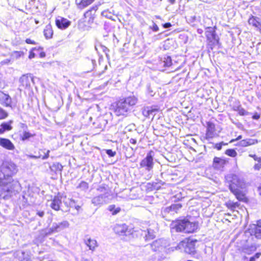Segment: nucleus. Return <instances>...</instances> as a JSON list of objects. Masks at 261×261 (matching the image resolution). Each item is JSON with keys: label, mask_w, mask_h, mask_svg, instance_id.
<instances>
[{"label": "nucleus", "mask_w": 261, "mask_h": 261, "mask_svg": "<svg viewBox=\"0 0 261 261\" xmlns=\"http://www.w3.org/2000/svg\"><path fill=\"white\" fill-rule=\"evenodd\" d=\"M17 172V167L13 163H4L0 170V186H5L10 183L12 181V176Z\"/></svg>", "instance_id": "nucleus-1"}, {"label": "nucleus", "mask_w": 261, "mask_h": 261, "mask_svg": "<svg viewBox=\"0 0 261 261\" xmlns=\"http://www.w3.org/2000/svg\"><path fill=\"white\" fill-rule=\"evenodd\" d=\"M171 228L176 232L193 233L198 228V223L191 222L187 219L177 220L172 222Z\"/></svg>", "instance_id": "nucleus-2"}, {"label": "nucleus", "mask_w": 261, "mask_h": 261, "mask_svg": "<svg viewBox=\"0 0 261 261\" xmlns=\"http://www.w3.org/2000/svg\"><path fill=\"white\" fill-rule=\"evenodd\" d=\"M138 99L135 96H129L121 99L116 104L115 112L117 116H126L130 108L136 104Z\"/></svg>", "instance_id": "nucleus-3"}, {"label": "nucleus", "mask_w": 261, "mask_h": 261, "mask_svg": "<svg viewBox=\"0 0 261 261\" xmlns=\"http://www.w3.org/2000/svg\"><path fill=\"white\" fill-rule=\"evenodd\" d=\"M66 198V196L63 195L58 194L57 196H55L54 198L50 201L49 206L55 211H59L60 210V204L63 200L64 204L67 206H73L75 203V201L73 199H69V203L67 201H65L64 200Z\"/></svg>", "instance_id": "nucleus-4"}, {"label": "nucleus", "mask_w": 261, "mask_h": 261, "mask_svg": "<svg viewBox=\"0 0 261 261\" xmlns=\"http://www.w3.org/2000/svg\"><path fill=\"white\" fill-rule=\"evenodd\" d=\"M168 246V242L166 240L159 239L153 241L149 245L146 246V247L151 248L153 251L167 252V247Z\"/></svg>", "instance_id": "nucleus-5"}, {"label": "nucleus", "mask_w": 261, "mask_h": 261, "mask_svg": "<svg viewBox=\"0 0 261 261\" xmlns=\"http://www.w3.org/2000/svg\"><path fill=\"white\" fill-rule=\"evenodd\" d=\"M226 180L230 182L229 189L230 186H232L233 188H243L245 186L244 181L243 179L240 178L239 176L236 174H230L226 176Z\"/></svg>", "instance_id": "nucleus-6"}, {"label": "nucleus", "mask_w": 261, "mask_h": 261, "mask_svg": "<svg viewBox=\"0 0 261 261\" xmlns=\"http://www.w3.org/2000/svg\"><path fill=\"white\" fill-rule=\"evenodd\" d=\"M153 152L150 151L147 154L146 156L141 161L140 163V167L144 168L148 171L152 170L154 165L153 161Z\"/></svg>", "instance_id": "nucleus-7"}, {"label": "nucleus", "mask_w": 261, "mask_h": 261, "mask_svg": "<svg viewBox=\"0 0 261 261\" xmlns=\"http://www.w3.org/2000/svg\"><path fill=\"white\" fill-rule=\"evenodd\" d=\"M182 205L180 203L172 204L171 206L166 207L162 211V214L164 217H168L169 216H173L177 213V211L181 208Z\"/></svg>", "instance_id": "nucleus-8"}, {"label": "nucleus", "mask_w": 261, "mask_h": 261, "mask_svg": "<svg viewBox=\"0 0 261 261\" xmlns=\"http://www.w3.org/2000/svg\"><path fill=\"white\" fill-rule=\"evenodd\" d=\"M33 82V79L28 74L22 75L19 79V87L21 90L22 88L29 89L31 87V82Z\"/></svg>", "instance_id": "nucleus-9"}, {"label": "nucleus", "mask_w": 261, "mask_h": 261, "mask_svg": "<svg viewBox=\"0 0 261 261\" xmlns=\"http://www.w3.org/2000/svg\"><path fill=\"white\" fill-rule=\"evenodd\" d=\"M218 136L216 133L215 124L211 122L207 123L206 133L205 138L207 140L212 139Z\"/></svg>", "instance_id": "nucleus-10"}, {"label": "nucleus", "mask_w": 261, "mask_h": 261, "mask_svg": "<svg viewBox=\"0 0 261 261\" xmlns=\"http://www.w3.org/2000/svg\"><path fill=\"white\" fill-rule=\"evenodd\" d=\"M185 248V251L188 253H191L195 251V248L194 247L192 243H188L186 241H181L176 247V249L181 250Z\"/></svg>", "instance_id": "nucleus-11"}, {"label": "nucleus", "mask_w": 261, "mask_h": 261, "mask_svg": "<svg viewBox=\"0 0 261 261\" xmlns=\"http://www.w3.org/2000/svg\"><path fill=\"white\" fill-rule=\"evenodd\" d=\"M205 35L208 40L212 44H214L218 42V38L215 34V31L212 27L206 28Z\"/></svg>", "instance_id": "nucleus-12"}, {"label": "nucleus", "mask_w": 261, "mask_h": 261, "mask_svg": "<svg viewBox=\"0 0 261 261\" xmlns=\"http://www.w3.org/2000/svg\"><path fill=\"white\" fill-rule=\"evenodd\" d=\"M84 243L92 252L94 251L98 246L97 241L91 238L86 237L84 240Z\"/></svg>", "instance_id": "nucleus-13"}, {"label": "nucleus", "mask_w": 261, "mask_h": 261, "mask_svg": "<svg viewBox=\"0 0 261 261\" xmlns=\"http://www.w3.org/2000/svg\"><path fill=\"white\" fill-rule=\"evenodd\" d=\"M0 103L5 107H11L12 99L10 96L0 91Z\"/></svg>", "instance_id": "nucleus-14"}, {"label": "nucleus", "mask_w": 261, "mask_h": 261, "mask_svg": "<svg viewBox=\"0 0 261 261\" xmlns=\"http://www.w3.org/2000/svg\"><path fill=\"white\" fill-rule=\"evenodd\" d=\"M108 197V195H100L95 197H94L91 200V202L95 206H100L106 203V198Z\"/></svg>", "instance_id": "nucleus-15"}, {"label": "nucleus", "mask_w": 261, "mask_h": 261, "mask_svg": "<svg viewBox=\"0 0 261 261\" xmlns=\"http://www.w3.org/2000/svg\"><path fill=\"white\" fill-rule=\"evenodd\" d=\"M0 146L9 150H13L15 149V146L12 142L6 138H0Z\"/></svg>", "instance_id": "nucleus-16"}, {"label": "nucleus", "mask_w": 261, "mask_h": 261, "mask_svg": "<svg viewBox=\"0 0 261 261\" xmlns=\"http://www.w3.org/2000/svg\"><path fill=\"white\" fill-rule=\"evenodd\" d=\"M57 26L61 29H65L70 24V21L63 17H59L56 20Z\"/></svg>", "instance_id": "nucleus-17"}, {"label": "nucleus", "mask_w": 261, "mask_h": 261, "mask_svg": "<svg viewBox=\"0 0 261 261\" xmlns=\"http://www.w3.org/2000/svg\"><path fill=\"white\" fill-rule=\"evenodd\" d=\"M53 228L56 232H58L61 230L67 228L69 226V224L68 221H64L59 223H54L53 224Z\"/></svg>", "instance_id": "nucleus-18"}, {"label": "nucleus", "mask_w": 261, "mask_h": 261, "mask_svg": "<svg viewBox=\"0 0 261 261\" xmlns=\"http://www.w3.org/2000/svg\"><path fill=\"white\" fill-rule=\"evenodd\" d=\"M127 229V226L125 224H117L114 228V231L119 235H122L124 234Z\"/></svg>", "instance_id": "nucleus-19"}, {"label": "nucleus", "mask_w": 261, "mask_h": 261, "mask_svg": "<svg viewBox=\"0 0 261 261\" xmlns=\"http://www.w3.org/2000/svg\"><path fill=\"white\" fill-rule=\"evenodd\" d=\"M231 192L236 196L239 200H243L245 198L244 194L237 188H233L232 186H230Z\"/></svg>", "instance_id": "nucleus-20"}, {"label": "nucleus", "mask_w": 261, "mask_h": 261, "mask_svg": "<svg viewBox=\"0 0 261 261\" xmlns=\"http://www.w3.org/2000/svg\"><path fill=\"white\" fill-rule=\"evenodd\" d=\"M226 163L225 160L215 157L213 161V166L216 169H220L222 168Z\"/></svg>", "instance_id": "nucleus-21"}, {"label": "nucleus", "mask_w": 261, "mask_h": 261, "mask_svg": "<svg viewBox=\"0 0 261 261\" xmlns=\"http://www.w3.org/2000/svg\"><path fill=\"white\" fill-rule=\"evenodd\" d=\"M94 0H81L79 2L78 0H76V3L77 5V7L79 9H82L88 6L89 5L92 4Z\"/></svg>", "instance_id": "nucleus-22"}, {"label": "nucleus", "mask_w": 261, "mask_h": 261, "mask_svg": "<svg viewBox=\"0 0 261 261\" xmlns=\"http://www.w3.org/2000/svg\"><path fill=\"white\" fill-rule=\"evenodd\" d=\"M157 111L158 110L156 109L147 107L143 109L142 114L145 117H149L150 116H154L155 115V112Z\"/></svg>", "instance_id": "nucleus-23"}, {"label": "nucleus", "mask_w": 261, "mask_h": 261, "mask_svg": "<svg viewBox=\"0 0 261 261\" xmlns=\"http://www.w3.org/2000/svg\"><path fill=\"white\" fill-rule=\"evenodd\" d=\"M12 121L8 123H3L0 125V134L4 133L6 131H9L12 129V127L11 125Z\"/></svg>", "instance_id": "nucleus-24"}, {"label": "nucleus", "mask_w": 261, "mask_h": 261, "mask_svg": "<svg viewBox=\"0 0 261 261\" xmlns=\"http://www.w3.org/2000/svg\"><path fill=\"white\" fill-rule=\"evenodd\" d=\"M53 35V31L50 24H48L46 25L44 30V35L46 39H50Z\"/></svg>", "instance_id": "nucleus-25"}, {"label": "nucleus", "mask_w": 261, "mask_h": 261, "mask_svg": "<svg viewBox=\"0 0 261 261\" xmlns=\"http://www.w3.org/2000/svg\"><path fill=\"white\" fill-rule=\"evenodd\" d=\"M50 169L51 171L54 172L56 173H58L62 171L63 169L62 165L59 163H55L50 166Z\"/></svg>", "instance_id": "nucleus-26"}, {"label": "nucleus", "mask_w": 261, "mask_h": 261, "mask_svg": "<svg viewBox=\"0 0 261 261\" xmlns=\"http://www.w3.org/2000/svg\"><path fill=\"white\" fill-rule=\"evenodd\" d=\"M54 232H56L55 230L53 228V225L48 229H45L42 230L40 232L41 237L44 238L48 235H50Z\"/></svg>", "instance_id": "nucleus-27"}, {"label": "nucleus", "mask_w": 261, "mask_h": 261, "mask_svg": "<svg viewBox=\"0 0 261 261\" xmlns=\"http://www.w3.org/2000/svg\"><path fill=\"white\" fill-rule=\"evenodd\" d=\"M254 235L257 239H261V221L258 222L254 228Z\"/></svg>", "instance_id": "nucleus-28"}, {"label": "nucleus", "mask_w": 261, "mask_h": 261, "mask_svg": "<svg viewBox=\"0 0 261 261\" xmlns=\"http://www.w3.org/2000/svg\"><path fill=\"white\" fill-rule=\"evenodd\" d=\"M248 23L255 28H259L261 26L260 22L257 20L256 18L252 16L248 20Z\"/></svg>", "instance_id": "nucleus-29"}, {"label": "nucleus", "mask_w": 261, "mask_h": 261, "mask_svg": "<svg viewBox=\"0 0 261 261\" xmlns=\"http://www.w3.org/2000/svg\"><path fill=\"white\" fill-rule=\"evenodd\" d=\"M226 205L228 208L234 210L239 206V203L238 202H234L232 201L229 200L226 202Z\"/></svg>", "instance_id": "nucleus-30"}, {"label": "nucleus", "mask_w": 261, "mask_h": 261, "mask_svg": "<svg viewBox=\"0 0 261 261\" xmlns=\"http://www.w3.org/2000/svg\"><path fill=\"white\" fill-rule=\"evenodd\" d=\"M108 210L112 213L113 215H116L120 212L121 209L119 207H116L114 204L110 205L108 208Z\"/></svg>", "instance_id": "nucleus-31"}, {"label": "nucleus", "mask_w": 261, "mask_h": 261, "mask_svg": "<svg viewBox=\"0 0 261 261\" xmlns=\"http://www.w3.org/2000/svg\"><path fill=\"white\" fill-rule=\"evenodd\" d=\"M98 9L97 6H94L91 8V9L88 11H87L85 14L84 16L85 18H87V17H90V18L91 19V21H92L93 20V17L92 16L91 14V12L93 10L96 11Z\"/></svg>", "instance_id": "nucleus-32"}, {"label": "nucleus", "mask_w": 261, "mask_h": 261, "mask_svg": "<svg viewBox=\"0 0 261 261\" xmlns=\"http://www.w3.org/2000/svg\"><path fill=\"white\" fill-rule=\"evenodd\" d=\"M163 62L164 63V66L169 67L172 65V60L170 57L166 56L163 58Z\"/></svg>", "instance_id": "nucleus-33"}, {"label": "nucleus", "mask_w": 261, "mask_h": 261, "mask_svg": "<svg viewBox=\"0 0 261 261\" xmlns=\"http://www.w3.org/2000/svg\"><path fill=\"white\" fill-rule=\"evenodd\" d=\"M89 188L88 184L85 181H82L77 187V188H80L83 191L87 190Z\"/></svg>", "instance_id": "nucleus-34"}, {"label": "nucleus", "mask_w": 261, "mask_h": 261, "mask_svg": "<svg viewBox=\"0 0 261 261\" xmlns=\"http://www.w3.org/2000/svg\"><path fill=\"white\" fill-rule=\"evenodd\" d=\"M226 154L231 157H235L237 153L235 150L232 149H227L225 151Z\"/></svg>", "instance_id": "nucleus-35"}, {"label": "nucleus", "mask_w": 261, "mask_h": 261, "mask_svg": "<svg viewBox=\"0 0 261 261\" xmlns=\"http://www.w3.org/2000/svg\"><path fill=\"white\" fill-rule=\"evenodd\" d=\"M42 50V48H41V47H39L38 48H37L36 47H34L33 48L32 50H31L30 51V53H29V58L30 59H32L33 58H34L35 56V53L33 52L34 50Z\"/></svg>", "instance_id": "nucleus-36"}, {"label": "nucleus", "mask_w": 261, "mask_h": 261, "mask_svg": "<svg viewBox=\"0 0 261 261\" xmlns=\"http://www.w3.org/2000/svg\"><path fill=\"white\" fill-rule=\"evenodd\" d=\"M97 190L100 192L103 193L101 195H108V190L103 186H100Z\"/></svg>", "instance_id": "nucleus-37"}, {"label": "nucleus", "mask_w": 261, "mask_h": 261, "mask_svg": "<svg viewBox=\"0 0 261 261\" xmlns=\"http://www.w3.org/2000/svg\"><path fill=\"white\" fill-rule=\"evenodd\" d=\"M34 135L28 132H24L22 136V139L25 140L33 137Z\"/></svg>", "instance_id": "nucleus-38"}, {"label": "nucleus", "mask_w": 261, "mask_h": 261, "mask_svg": "<svg viewBox=\"0 0 261 261\" xmlns=\"http://www.w3.org/2000/svg\"><path fill=\"white\" fill-rule=\"evenodd\" d=\"M147 94L150 96H153L155 94V92L149 85L147 86Z\"/></svg>", "instance_id": "nucleus-39"}, {"label": "nucleus", "mask_w": 261, "mask_h": 261, "mask_svg": "<svg viewBox=\"0 0 261 261\" xmlns=\"http://www.w3.org/2000/svg\"><path fill=\"white\" fill-rule=\"evenodd\" d=\"M256 161H257V163L254 165V169L256 170H259L261 169V156Z\"/></svg>", "instance_id": "nucleus-40"}, {"label": "nucleus", "mask_w": 261, "mask_h": 261, "mask_svg": "<svg viewBox=\"0 0 261 261\" xmlns=\"http://www.w3.org/2000/svg\"><path fill=\"white\" fill-rule=\"evenodd\" d=\"M8 116L7 113L3 109L0 108V119L6 118Z\"/></svg>", "instance_id": "nucleus-41"}, {"label": "nucleus", "mask_w": 261, "mask_h": 261, "mask_svg": "<svg viewBox=\"0 0 261 261\" xmlns=\"http://www.w3.org/2000/svg\"><path fill=\"white\" fill-rule=\"evenodd\" d=\"M237 111L240 115L244 116L247 114V112H246L243 108L241 107H238Z\"/></svg>", "instance_id": "nucleus-42"}, {"label": "nucleus", "mask_w": 261, "mask_h": 261, "mask_svg": "<svg viewBox=\"0 0 261 261\" xmlns=\"http://www.w3.org/2000/svg\"><path fill=\"white\" fill-rule=\"evenodd\" d=\"M106 153L110 157L114 156L116 154V152L112 151L111 149L107 150Z\"/></svg>", "instance_id": "nucleus-43"}, {"label": "nucleus", "mask_w": 261, "mask_h": 261, "mask_svg": "<svg viewBox=\"0 0 261 261\" xmlns=\"http://www.w3.org/2000/svg\"><path fill=\"white\" fill-rule=\"evenodd\" d=\"M148 234H145L147 239H152L153 238V235L152 232L151 230L147 229Z\"/></svg>", "instance_id": "nucleus-44"}, {"label": "nucleus", "mask_w": 261, "mask_h": 261, "mask_svg": "<svg viewBox=\"0 0 261 261\" xmlns=\"http://www.w3.org/2000/svg\"><path fill=\"white\" fill-rule=\"evenodd\" d=\"M248 146L254 144L255 143H257V141L256 140H255L254 139H247Z\"/></svg>", "instance_id": "nucleus-45"}, {"label": "nucleus", "mask_w": 261, "mask_h": 261, "mask_svg": "<svg viewBox=\"0 0 261 261\" xmlns=\"http://www.w3.org/2000/svg\"><path fill=\"white\" fill-rule=\"evenodd\" d=\"M226 144L224 143L223 142L220 143H217L215 144V147L218 150H221L223 145H226Z\"/></svg>", "instance_id": "nucleus-46"}, {"label": "nucleus", "mask_w": 261, "mask_h": 261, "mask_svg": "<svg viewBox=\"0 0 261 261\" xmlns=\"http://www.w3.org/2000/svg\"><path fill=\"white\" fill-rule=\"evenodd\" d=\"M240 144L242 146H248V144H247V139L242 140L240 142Z\"/></svg>", "instance_id": "nucleus-47"}, {"label": "nucleus", "mask_w": 261, "mask_h": 261, "mask_svg": "<svg viewBox=\"0 0 261 261\" xmlns=\"http://www.w3.org/2000/svg\"><path fill=\"white\" fill-rule=\"evenodd\" d=\"M109 14L110 13L108 12V11H103L101 12V15L107 18L109 17Z\"/></svg>", "instance_id": "nucleus-48"}, {"label": "nucleus", "mask_w": 261, "mask_h": 261, "mask_svg": "<svg viewBox=\"0 0 261 261\" xmlns=\"http://www.w3.org/2000/svg\"><path fill=\"white\" fill-rule=\"evenodd\" d=\"M25 42L28 44H36V42L32 40L31 39H29V38H28L25 40Z\"/></svg>", "instance_id": "nucleus-49"}, {"label": "nucleus", "mask_w": 261, "mask_h": 261, "mask_svg": "<svg viewBox=\"0 0 261 261\" xmlns=\"http://www.w3.org/2000/svg\"><path fill=\"white\" fill-rule=\"evenodd\" d=\"M152 29L154 32H157L159 30V27H158V25L155 23L153 24V25L152 26Z\"/></svg>", "instance_id": "nucleus-50"}, {"label": "nucleus", "mask_w": 261, "mask_h": 261, "mask_svg": "<svg viewBox=\"0 0 261 261\" xmlns=\"http://www.w3.org/2000/svg\"><path fill=\"white\" fill-rule=\"evenodd\" d=\"M49 152H50V151L49 150H47L46 153L45 154V155L42 156V159L43 160H45V159H47L49 157Z\"/></svg>", "instance_id": "nucleus-51"}, {"label": "nucleus", "mask_w": 261, "mask_h": 261, "mask_svg": "<svg viewBox=\"0 0 261 261\" xmlns=\"http://www.w3.org/2000/svg\"><path fill=\"white\" fill-rule=\"evenodd\" d=\"M260 255H261L260 253H256L253 256H252L251 257L253 258V259L255 260V259L258 258Z\"/></svg>", "instance_id": "nucleus-52"}, {"label": "nucleus", "mask_w": 261, "mask_h": 261, "mask_svg": "<svg viewBox=\"0 0 261 261\" xmlns=\"http://www.w3.org/2000/svg\"><path fill=\"white\" fill-rule=\"evenodd\" d=\"M37 214L40 217H43L44 215V212L43 211H38Z\"/></svg>", "instance_id": "nucleus-53"}, {"label": "nucleus", "mask_w": 261, "mask_h": 261, "mask_svg": "<svg viewBox=\"0 0 261 261\" xmlns=\"http://www.w3.org/2000/svg\"><path fill=\"white\" fill-rule=\"evenodd\" d=\"M171 26V24L169 22L163 24V27L164 28H169Z\"/></svg>", "instance_id": "nucleus-54"}, {"label": "nucleus", "mask_w": 261, "mask_h": 261, "mask_svg": "<svg viewBox=\"0 0 261 261\" xmlns=\"http://www.w3.org/2000/svg\"><path fill=\"white\" fill-rule=\"evenodd\" d=\"M260 118V115L257 114V113L254 114L253 116H252V118L253 119H255V120H257L259 118Z\"/></svg>", "instance_id": "nucleus-55"}, {"label": "nucleus", "mask_w": 261, "mask_h": 261, "mask_svg": "<svg viewBox=\"0 0 261 261\" xmlns=\"http://www.w3.org/2000/svg\"><path fill=\"white\" fill-rule=\"evenodd\" d=\"M129 142L131 143V144H136V143H137V141L136 139H133V138H131L130 140H129Z\"/></svg>", "instance_id": "nucleus-56"}, {"label": "nucleus", "mask_w": 261, "mask_h": 261, "mask_svg": "<svg viewBox=\"0 0 261 261\" xmlns=\"http://www.w3.org/2000/svg\"><path fill=\"white\" fill-rule=\"evenodd\" d=\"M250 156L252 157V158H253V159L255 160V161H257L258 158H259L260 157H257L256 155L255 154H250L249 155Z\"/></svg>", "instance_id": "nucleus-57"}, {"label": "nucleus", "mask_w": 261, "mask_h": 261, "mask_svg": "<svg viewBox=\"0 0 261 261\" xmlns=\"http://www.w3.org/2000/svg\"><path fill=\"white\" fill-rule=\"evenodd\" d=\"M45 56V53L43 51H41L40 53V58H44Z\"/></svg>", "instance_id": "nucleus-58"}, {"label": "nucleus", "mask_w": 261, "mask_h": 261, "mask_svg": "<svg viewBox=\"0 0 261 261\" xmlns=\"http://www.w3.org/2000/svg\"><path fill=\"white\" fill-rule=\"evenodd\" d=\"M258 190L259 191V195L261 196V184L258 187Z\"/></svg>", "instance_id": "nucleus-59"}, {"label": "nucleus", "mask_w": 261, "mask_h": 261, "mask_svg": "<svg viewBox=\"0 0 261 261\" xmlns=\"http://www.w3.org/2000/svg\"><path fill=\"white\" fill-rule=\"evenodd\" d=\"M191 18L192 19V20L194 21L195 20H196V16H191Z\"/></svg>", "instance_id": "nucleus-60"}, {"label": "nucleus", "mask_w": 261, "mask_h": 261, "mask_svg": "<svg viewBox=\"0 0 261 261\" xmlns=\"http://www.w3.org/2000/svg\"><path fill=\"white\" fill-rule=\"evenodd\" d=\"M81 208V206H79V205H76V206H75V208L79 211L80 210V208Z\"/></svg>", "instance_id": "nucleus-61"}, {"label": "nucleus", "mask_w": 261, "mask_h": 261, "mask_svg": "<svg viewBox=\"0 0 261 261\" xmlns=\"http://www.w3.org/2000/svg\"><path fill=\"white\" fill-rule=\"evenodd\" d=\"M168 1L171 4H173L175 3V0H168Z\"/></svg>", "instance_id": "nucleus-62"}, {"label": "nucleus", "mask_w": 261, "mask_h": 261, "mask_svg": "<svg viewBox=\"0 0 261 261\" xmlns=\"http://www.w3.org/2000/svg\"><path fill=\"white\" fill-rule=\"evenodd\" d=\"M35 21L36 24H38L39 23V22L38 20L35 19Z\"/></svg>", "instance_id": "nucleus-63"}, {"label": "nucleus", "mask_w": 261, "mask_h": 261, "mask_svg": "<svg viewBox=\"0 0 261 261\" xmlns=\"http://www.w3.org/2000/svg\"><path fill=\"white\" fill-rule=\"evenodd\" d=\"M249 261H255V259H253V258L251 257V258H250V260H249Z\"/></svg>", "instance_id": "nucleus-64"}]
</instances>
